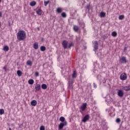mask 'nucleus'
<instances>
[{
    "instance_id": "1",
    "label": "nucleus",
    "mask_w": 130,
    "mask_h": 130,
    "mask_svg": "<svg viewBox=\"0 0 130 130\" xmlns=\"http://www.w3.org/2000/svg\"><path fill=\"white\" fill-rule=\"evenodd\" d=\"M26 37V32L24 30H19L17 34V38L19 41H24Z\"/></svg>"
},
{
    "instance_id": "2",
    "label": "nucleus",
    "mask_w": 130,
    "mask_h": 130,
    "mask_svg": "<svg viewBox=\"0 0 130 130\" xmlns=\"http://www.w3.org/2000/svg\"><path fill=\"white\" fill-rule=\"evenodd\" d=\"M68 44H69V42H68V41H63V42H62V46L63 47L64 49H67V48H69V49H71V48L74 45V44L73 43V42L70 43L68 46Z\"/></svg>"
},
{
    "instance_id": "3",
    "label": "nucleus",
    "mask_w": 130,
    "mask_h": 130,
    "mask_svg": "<svg viewBox=\"0 0 130 130\" xmlns=\"http://www.w3.org/2000/svg\"><path fill=\"white\" fill-rule=\"evenodd\" d=\"M66 125H68V122L64 121V122H61L58 125V129H62Z\"/></svg>"
},
{
    "instance_id": "4",
    "label": "nucleus",
    "mask_w": 130,
    "mask_h": 130,
    "mask_svg": "<svg viewBox=\"0 0 130 130\" xmlns=\"http://www.w3.org/2000/svg\"><path fill=\"white\" fill-rule=\"evenodd\" d=\"M119 61L121 63H126V62H127L126 57L124 56H122L121 58L120 59Z\"/></svg>"
},
{
    "instance_id": "5",
    "label": "nucleus",
    "mask_w": 130,
    "mask_h": 130,
    "mask_svg": "<svg viewBox=\"0 0 130 130\" xmlns=\"http://www.w3.org/2000/svg\"><path fill=\"white\" fill-rule=\"evenodd\" d=\"M126 78H127V76L125 73H123L121 74V75L120 76V79L121 80H122V81H124V80H126Z\"/></svg>"
},
{
    "instance_id": "6",
    "label": "nucleus",
    "mask_w": 130,
    "mask_h": 130,
    "mask_svg": "<svg viewBox=\"0 0 130 130\" xmlns=\"http://www.w3.org/2000/svg\"><path fill=\"white\" fill-rule=\"evenodd\" d=\"M36 92H39L41 89V86L40 84L36 83L35 85Z\"/></svg>"
},
{
    "instance_id": "7",
    "label": "nucleus",
    "mask_w": 130,
    "mask_h": 130,
    "mask_svg": "<svg viewBox=\"0 0 130 130\" xmlns=\"http://www.w3.org/2000/svg\"><path fill=\"white\" fill-rule=\"evenodd\" d=\"M98 42H97L96 41H95L94 42V51H95V52H96V51H97V50L98 49Z\"/></svg>"
},
{
    "instance_id": "8",
    "label": "nucleus",
    "mask_w": 130,
    "mask_h": 130,
    "mask_svg": "<svg viewBox=\"0 0 130 130\" xmlns=\"http://www.w3.org/2000/svg\"><path fill=\"white\" fill-rule=\"evenodd\" d=\"M117 95L119 96V97H123V91L121 90H118Z\"/></svg>"
},
{
    "instance_id": "9",
    "label": "nucleus",
    "mask_w": 130,
    "mask_h": 130,
    "mask_svg": "<svg viewBox=\"0 0 130 130\" xmlns=\"http://www.w3.org/2000/svg\"><path fill=\"white\" fill-rule=\"evenodd\" d=\"M90 116H89L88 115H85L83 120H82V121H83L84 123H85L86 121H88V120L89 119Z\"/></svg>"
},
{
    "instance_id": "10",
    "label": "nucleus",
    "mask_w": 130,
    "mask_h": 130,
    "mask_svg": "<svg viewBox=\"0 0 130 130\" xmlns=\"http://www.w3.org/2000/svg\"><path fill=\"white\" fill-rule=\"evenodd\" d=\"M87 107V104L84 103L83 104L82 106H81V109L82 111H84V110L86 109V108Z\"/></svg>"
},
{
    "instance_id": "11",
    "label": "nucleus",
    "mask_w": 130,
    "mask_h": 130,
    "mask_svg": "<svg viewBox=\"0 0 130 130\" xmlns=\"http://www.w3.org/2000/svg\"><path fill=\"white\" fill-rule=\"evenodd\" d=\"M36 13L37 15H38V16H41V15H42V10L41 9H38L36 11Z\"/></svg>"
},
{
    "instance_id": "12",
    "label": "nucleus",
    "mask_w": 130,
    "mask_h": 130,
    "mask_svg": "<svg viewBox=\"0 0 130 130\" xmlns=\"http://www.w3.org/2000/svg\"><path fill=\"white\" fill-rule=\"evenodd\" d=\"M30 104L31 106H36L37 105V101L36 100H32L30 102Z\"/></svg>"
},
{
    "instance_id": "13",
    "label": "nucleus",
    "mask_w": 130,
    "mask_h": 130,
    "mask_svg": "<svg viewBox=\"0 0 130 130\" xmlns=\"http://www.w3.org/2000/svg\"><path fill=\"white\" fill-rule=\"evenodd\" d=\"M39 46V45L38 44V42L35 43L34 44L33 47L35 49L37 50L38 49V47Z\"/></svg>"
},
{
    "instance_id": "14",
    "label": "nucleus",
    "mask_w": 130,
    "mask_h": 130,
    "mask_svg": "<svg viewBox=\"0 0 130 130\" xmlns=\"http://www.w3.org/2000/svg\"><path fill=\"white\" fill-rule=\"evenodd\" d=\"M123 90H124V91H129L130 90V85L129 86H124L123 87Z\"/></svg>"
},
{
    "instance_id": "15",
    "label": "nucleus",
    "mask_w": 130,
    "mask_h": 130,
    "mask_svg": "<svg viewBox=\"0 0 130 130\" xmlns=\"http://www.w3.org/2000/svg\"><path fill=\"white\" fill-rule=\"evenodd\" d=\"M73 29H74V31H75V32H78V31H79V29H80V28H79L78 26L74 25L73 27Z\"/></svg>"
},
{
    "instance_id": "16",
    "label": "nucleus",
    "mask_w": 130,
    "mask_h": 130,
    "mask_svg": "<svg viewBox=\"0 0 130 130\" xmlns=\"http://www.w3.org/2000/svg\"><path fill=\"white\" fill-rule=\"evenodd\" d=\"M106 16V13L105 12H101L100 13V17L101 18H105Z\"/></svg>"
},
{
    "instance_id": "17",
    "label": "nucleus",
    "mask_w": 130,
    "mask_h": 130,
    "mask_svg": "<svg viewBox=\"0 0 130 130\" xmlns=\"http://www.w3.org/2000/svg\"><path fill=\"white\" fill-rule=\"evenodd\" d=\"M73 82H69V89H73Z\"/></svg>"
},
{
    "instance_id": "18",
    "label": "nucleus",
    "mask_w": 130,
    "mask_h": 130,
    "mask_svg": "<svg viewBox=\"0 0 130 130\" xmlns=\"http://www.w3.org/2000/svg\"><path fill=\"white\" fill-rule=\"evenodd\" d=\"M26 64L29 67H32V61L30 60H27L26 62Z\"/></svg>"
},
{
    "instance_id": "19",
    "label": "nucleus",
    "mask_w": 130,
    "mask_h": 130,
    "mask_svg": "<svg viewBox=\"0 0 130 130\" xmlns=\"http://www.w3.org/2000/svg\"><path fill=\"white\" fill-rule=\"evenodd\" d=\"M41 88L43 90H45V89H47V85L45 84H43L41 86Z\"/></svg>"
},
{
    "instance_id": "20",
    "label": "nucleus",
    "mask_w": 130,
    "mask_h": 130,
    "mask_svg": "<svg viewBox=\"0 0 130 130\" xmlns=\"http://www.w3.org/2000/svg\"><path fill=\"white\" fill-rule=\"evenodd\" d=\"M40 50L41 51H45L46 50V47L44 46H42L40 47Z\"/></svg>"
},
{
    "instance_id": "21",
    "label": "nucleus",
    "mask_w": 130,
    "mask_h": 130,
    "mask_svg": "<svg viewBox=\"0 0 130 130\" xmlns=\"http://www.w3.org/2000/svg\"><path fill=\"white\" fill-rule=\"evenodd\" d=\"M9 46H5L3 48V50H4V51H9Z\"/></svg>"
},
{
    "instance_id": "22",
    "label": "nucleus",
    "mask_w": 130,
    "mask_h": 130,
    "mask_svg": "<svg viewBox=\"0 0 130 130\" xmlns=\"http://www.w3.org/2000/svg\"><path fill=\"white\" fill-rule=\"evenodd\" d=\"M59 120L60 121H61V122H64V121H65L66 118H64V117H62V116L59 118Z\"/></svg>"
},
{
    "instance_id": "23",
    "label": "nucleus",
    "mask_w": 130,
    "mask_h": 130,
    "mask_svg": "<svg viewBox=\"0 0 130 130\" xmlns=\"http://www.w3.org/2000/svg\"><path fill=\"white\" fill-rule=\"evenodd\" d=\"M86 8L88 11H90L91 10V5L90 4H87Z\"/></svg>"
},
{
    "instance_id": "24",
    "label": "nucleus",
    "mask_w": 130,
    "mask_h": 130,
    "mask_svg": "<svg viewBox=\"0 0 130 130\" xmlns=\"http://www.w3.org/2000/svg\"><path fill=\"white\" fill-rule=\"evenodd\" d=\"M36 5V2L35 1H32L30 3V6H31V7H34V6H35Z\"/></svg>"
},
{
    "instance_id": "25",
    "label": "nucleus",
    "mask_w": 130,
    "mask_h": 130,
    "mask_svg": "<svg viewBox=\"0 0 130 130\" xmlns=\"http://www.w3.org/2000/svg\"><path fill=\"white\" fill-rule=\"evenodd\" d=\"M112 36H113V37H116V36H117V32H116V31H113L112 32Z\"/></svg>"
},
{
    "instance_id": "26",
    "label": "nucleus",
    "mask_w": 130,
    "mask_h": 130,
    "mask_svg": "<svg viewBox=\"0 0 130 130\" xmlns=\"http://www.w3.org/2000/svg\"><path fill=\"white\" fill-rule=\"evenodd\" d=\"M17 74L19 77H21L22 75V72H21L20 70L17 71Z\"/></svg>"
},
{
    "instance_id": "27",
    "label": "nucleus",
    "mask_w": 130,
    "mask_h": 130,
    "mask_svg": "<svg viewBox=\"0 0 130 130\" xmlns=\"http://www.w3.org/2000/svg\"><path fill=\"white\" fill-rule=\"evenodd\" d=\"M49 1H44V5L45 6V7H47V6L48 5V4H49Z\"/></svg>"
},
{
    "instance_id": "28",
    "label": "nucleus",
    "mask_w": 130,
    "mask_h": 130,
    "mask_svg": "<svg viewBox=\"0 0 130 130\" xmlns=\"http://www.w3.org/2000/svg\"><path fill=\"white\" fill-rule=\"evenodd\" d=\"M73 78H76L77 77V71H75L73 72V74L72 75Z\"/></svg>"
},
{
    "instance_id": "29",
    "label": "nucleus",
    "mask_w": 130,
    "mask_h": 130,
    "mask_svg": "<svg viewBox=\"0 0 130 130\" xmlns=\"http://www.w3.org/2000/svg\"><path fill=\"white\" fill-rule=\"evenodd\" d=\"M61 16L62 17V18H67V14L66 12H62L61 14Z\"/></svg>"
},
{
    "instance_id": "30",
    "label": "nucleus",
    "mask_w": 130,
    "mask_h": 130,
    "mask_svg": "<svg viewBox=\"0 0 130 130\" xmlns=\"http://www.w3.org/2000/svg\"><path fill=\"white\" fill-rule=\"evenodd\" d=\"M5 113V110L4 109H0V115H3Z\"/></svg>"
},
{
    "instance_id": "31",
    "label": "nucleus",
    "mask_w": 130,
    "mask_h": 130,
    "mask_svg": "<svg viewBox=\"0 0 130 130\" xmlns=\"http://www.w3.org/2000/svg\"><path fill=\"white\" fill-rule=\"evenodd\" d=\"M124 19V15H121L119 16V20H123Z\"/></svg>"
},
{
    "instance_id": "32",
    "label": "nucleus",
    "mask_w": 130,
    "mask_h": 130,
    "mask_svg": "<svg viewBox=\"0 0 130 130\" xmlns=\"http://www.w3.org/2000/svg\"><path fill=\"white\" fill-rule=\"evenodd\" d=\"M57 13H58V14H60V13L62 12V10H61V9H60V8H58L57 9Z\"/></svg>"
},
{
    "instance_id": "33",
    "label": "nucleus",
    "mask_w": 130,
    "mask_h": 130,
    "mask_svg": "<svg viewBox=\"0 0 130 130\" xmlns=\"http://www.w3.org/2000/svg\"><path fill=\"white\" fill-rule=\"evenodd\" d=\"M108 37H107V35H103L102 37L103 39H104V40H105V39H107Z\"/></svg>"
},
{
    "instance_id": "34",
    "label": "nucleus",
    "mask_w": 130,
    "mask_h": 130,
    "mask_svg": "<svg viewBox=\"0 0 130 130\" xmlns=\"http://www.w3.org/2000/svg\"><path fill=\"white\" fill-rule=\"evenodd\" d=\"M40 130H45V127L43 125H42L40 127Z\"/></svg>"
},
{
    "instance_id": "35",
    "label": "nucleus",
    "mask_w": 130,
    "mask_h": 130,
    "mask_svg": "<svg viewBox=\"0 0 130 130\" xmlns=\"http://www.w3.org/2000/svg\"><path fill=\"white\" fill-rule=\"evenodd\" d=\"M116 122H117V123H119V122H120V118H117L116 119Z\"/></svg>"
},
{
    "instance_id": "36",
    "label": "nucleus",
    "mask_w": 130,
    "mask_h": 130,
    "mask_svg": "<svg viewBox=\"0 0 130 130\" xmlns=\"http://www.w3.org/2000/svg\"><path fill=\"white\" fill-rule=\"evenodd\" d=\"M35 76H36V77H38L39 76V72H36Z\"/></svg>"
},
{
    "instance_id": "37",
    "label": "nucleus",
    "mask_w": 130,
    "mask_h": 130,
    "mask_svg": "<svg viewBox=\"0 0 130 130\" xmlns=\"http://www.w3.org/2000/svg\"><path fill=\"white\" fill-rule=\"evenodd\" d=\"M127 47H125L124 48V52H126V50H127Z\"/></svg>"
},
{
    "instance_id": "38",
    "label": "nucleus",
    "mask_w": 130,
    "mask_h": 130,
    "mask_svg": "<svg viewBox=\"0 0 130 130\" xmlns=\"http://www.w3.org/2000/svg\"><path fill=\"white\" fill-rule=\"evenodd\" d=\"M28 84H29V85H33L34 84V82H28Z\"/></svg>"
},
{
    "instance_id": "39",
    "label": "nucleus",
    "mask_w": 130,
    "mask_h": 130,
    "mask_svg": "<svg viewBox=\"0 0 130 130\" xmlns=\"http://www.w3.org/2000/svg\"><path fill=\"white\" fill-rule=\"evenodd\" d=\"M2 17H3V12L0 11V18H2Z\"/></svg>"
},
{
    "instance_id": "40",
    "label": "nucleus",
    "mask_w": 130,
    "mask_h": 130,
    "mask_svg": "<svg viewBox=\"0 0 130 130\" xmlns=\"http://www.w3.org/2000/svg\"><path fill=\"white\" fill-rule=\"evenodd\" d=\"M93 85L94 88L95 89H96V88H97V86L96 85V84L93 83Z\"/></svg>"
},
{
    "instance_id": "41",
    "label": "nucleus",
    "mask_w": 130,
    "mask_h": 130,
    "mask_svg": "<svg viewBox=\"0 0 130 130\" xmlns=\"http://www.w3.org/2000/svg\"><path fill=\"white\" fill-rule=\"evenodd\" d=\"M28 82H34V80L33 79H29Z\"/></svg>"
},
{
    "instance_id": "42",
    "label": "nucleus",
    "mask_w": 130,
    "mask_h": 130,
    "mask_svg": "<svg viewBox=\"0 0 130 130\" xmlns=\"http://www.w3.org/2000/svg\"><path fill=\"white\" fill-rule=\"evenodd\" d=\"M3 70H4L5 71H7V67L5 66V67L3 68Z\"/></svg>"
},
{
    "instance_id": "43",
    "label": "nucleus",
    "mask_w": 130,
    "mask_h": 130,
    "mask_svg": "<svg viewBox=\"0 0 130 130\" xmlns=\"http://www.w3.org/2000/svg\"><path fill=\"white\" fill-rule=\"evenodd\" d=\"M38 30H39V31L40 30V28L39 27H38Z\"/></svg>"
},
{
    "instance_id": "44",
    "label": "nucleus",
    "mask_w": 130,
    "mask_h": 130,
    "mask_svg": "<svg viewBox=\"0 0 130 130\" xmlns=\"http://www.w3.org/2000/svg\"><path fill=\"white\" fill-rule=\"evenodd\" d=\"M2 26V23L1 22H0V27Z\"/></svg>"
},
{
    "instance_id": "45",
    "label": "nucleus",
    "mask_w": 130,
    "mask_h": 130,
    "mask_svg": "<svg viewBox=\"0 0 130 130\" xmlns=\"http://www.w3.org/2000/svg\"><path fill=\"white\" fill-rule=\"evenodd\" d=\"M9 130H12V128L11 127H10Z\"/></svg>"
},
{
    "instance_id": "46",
    "label": "nucleus",
    "mask_w": 130,
    "mask_h": 130,
    "mask_svg": "<svg viewBox=\"0 0 130 130\" xmlns=\"http://www.w3.org/2000/svg\"><path fill=\"white\" fill-rule=\"evenodd\" d=\"M100 77V75L98 76V78H99Z\"/></svg>"
},
{
    "instance_id": "47",
    "label": "nucleus",
    "mask_w": 130,
    "mask_h": 130,
    "mask_svg": "<svg viewBox=\"0 0 130 130\" xmlns=\"http://www.w3.org/2000/svg\"><path fill=\"white\" fill-rule=\"evenodd\" d=\"M76 40L77 41H78V38H76Z\"/></svg>"
},
{
    "instance_id": "48",
    "label": "nucleus",
    "mask_w": 130,
    "mask_h": 130,
    "mask_svg": "<svg viewBox=\"0 0 130 130\" xmlns=\"http://www.w3.org/2000/svg\"><path fill=\"white\" fill-rule=\"evenodd\" d=\"M42 41H43V38L42 39Z\"/></svg>"
},
{
    "instance_id": "49",
    "label": "nucleus",
    "mask_w": 130,
    "mask_h": 130,
    "mask_svg": "<svg viewBox=\"0 0 130 130\" xmlns=\"http://www.w3.org/2000/svg\"><path fill=\"white\" fill-rule=\"evenodd\" d=\"M2 3V0H0V3Z\"/></svg>"
},
{
    "instance_id": "50",
    "label": "nucleus",
    "mask_w": 130,
    "mask_h": 130,
    "mask_svg": "<svg viewBox=\"0 0 130 130\" xmlns=\"http://www.w3.org/2000/svg\"><path fill=\"white\" fill-rule=\"evenodd\" d=\"M50 74H51V72H50Z\"/></svg>"
}]
</instances>
